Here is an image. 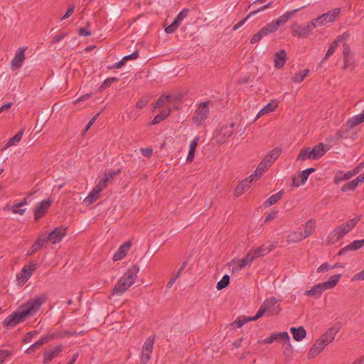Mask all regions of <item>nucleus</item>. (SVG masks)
Wrapping results in <instances>:
<instances>
[{
    "label": "nucleus",
    "mask_w": 364,
    "mask_h": 364,
    "mask_svg": "<svg viewBox=\"0 0 364 364\" xmlns=\"http://www.w3.org/2000/svg\"><path fill=\"white\" fill-rule=\"evenodd\" d=\"M304 239L302 232L294 231L290 233L287 238V242L289 243L299 242Z\"/></svg>",
    "instance_id": "ea45409f"
},
{
    "label": "nucleus",
    "mask_w": 364,
    "mask_h": 364,
    "mask_svg": "<svg viewBox=\"0 0 364 364\" xmlns=\"http://www.w3.org/2000/svg\"><path fill=\"white\" fill-rule=\"evenodd\" d=\"M328 149L324 148V145L323 143H318L315 145L311 151V154L313 157V160L318 159L321 158L327 151Z\"/></svg>",
    "instance_id": "a878e982"
},
{
    "label": "nucleus",
    "mask_w": 364,
    "mask_h": 364,
    "mask_svg": "<svg viewBox=\"0 0 364 364\" xmlns=\"http://www.w3.org/2000/svg\"><path fill=\"white\" fill-rule=\"evenodd\" d=\"M209 102H204L200 103L193 117V122L196 125H200L203 122L207 119L209 115Z\"/></svg>",
    "instance_id": "20e7f679"
},
{
    "label": "nucleus",
    "mask_w": 364,
    "mask_h": 364,
    "mask_svg": "<svg viewBox=\"0 0 364 364\" xmlns=\"http://www.w3.org/2000/svg\"><path fill=\"white\" fill-rule=\"evenodd\" d=\"M289 336L287 331L282 333H272L270 335L269 338L264 339L262 341H259V343L262 342L264 343H272L274 341H289Z\"/></svg>",
    "instance_id": "f3484780"
},
{
    "label": "nucleus",
    "mask_w": 364,
    "mask_h": 364,
    "mask_svg": "<svg viewBox=\"0 0 364 364\" xmlns=\"http://www.w3.org/2000/svg\"><path fill=\"white\" fill-rule=\"evenodd\" d=\"M323 293L322 289L320 284L314 285L310 290L305 291V295L307 296H314L315 298H319Z\"/></svg>",
    "instance_id": "4c0bfd02"
},
{
    "label": "nucleus",
    "mask_w": 364,
    "mask_h": 364,
    "mask_svg": "<svg viewBox=\"0 0 364 364\" xmlns=\"http://www.w3.org/2000/svg\"><path fill=\"white\" fill-rule=\"evenodd\" d=\"M138 272L139 268L136 266L129 269L114 287L113 293L117 295L124 294L135 282Z\"/></svg>",
    "instance_id": "f03ea898"
},
{
    "label": "nucleus",
    "mask_w": 364,
    "mask_h": 364,
    "mask_svg": "<svg viewBox=\"0 0 364 364\" xmlns=\"http://www.w3.org/2000/svg\"><path fill=\"white\" fill-rule=\"evenodd\" d=\"M277 107V104L276 101H272L271 102L268 103L267 105H265L258 113L256 119L260 117L261 116H263L264 114H268L269 112H272L275 110V109Z\"/></svg>",
    "instance_id": "c9c22d12"
},
{
    "label": "nucleus",
    "mask_w": 364,
    "mask_h": 364,
    "mask_svg": "<svg viewBox=\"0 0 364 364\" xmlns=\"http://www.w3.org/2000/svg\"><path fill=\"white\" fill-rule=\"evenodd\" d=\"M45 336H46L48 342L51 340L63 338V332H60V331L54 332L53 333H49V334L45 335Z\"/></svg>",
    "instance_id": "4d7b16f0"
},
{
    "label": "nucleus",
    "mask_w": 364,
    "mask_h": 364,
    "mask_svg": "<svg viewBox=\"0 0 364 364\" xmlns=\"http://www.w3.org/2000/svg\"><path fill=\"white\" fill-rule=\"evenodd\" d=\"M230 284V276L225 274L222 279L217 283L216 288L218 290H222L227 287Z\"/></svg>",
    "instance_id": "09e8293b"
},
{
    "label": "nucleus",
    "mask_w": 364,
    "mask_h": 364,
    "mask_svg": "<svg viewBox=\"0 0 364 364\" xmlns=\"http://www.w3.org/2000/svg\"><path fill=\"white\" fill-rule=\"evenodd\" d=\"M341 14V9L336 8L328 12H327L328 16V23H331L338 20V17Z\"/></svg>",
    "instance_id": "de8ad7c7"
},
{
    "label": "nucleus",
    "mask_w": 364,
    "mask_h": 364,
    "mask_svg": "<svg viewBox=\"0 0 364 364\" xmlns=\"http://www.w3.org/2000/svg\"><path fill=\"white\" fill-rule=\"evenodd\" d=\"M281 154V149L279 148H274L268 155L265 157H268L269 160H272V163Z\"/></svg>",
    "instance_id": "6e6d98bb"
},
{
    "label": "nucleus",
    "mask_w": 364,
    "mask_h": 364,
    "mask_svg": "<svg viewBox=\"0 0 364 364\" xmlns=\"http://www.w3.org/2000/svg\"><path fill=\"white\" fill-rule=\"evenodd\" d=\"M364 122V111L361 114L355 115L351 118H350L347 122L346 126L348 129H353L357 125L363 123Z\"/></svg>",
    "instance_id": "c85d7f7f"
},
{
    "label": "nucleus",
    "mask_w": 364,
    "mask_h": 364,
    "mask_svg": "<svg viewBox=\"0 0 364 364\" xmlns=\"http://www.w3.org/2000/svg\"><path fill=\"white\" fill-rule=\"evenodd\" d=\"M46 294H41L31 299L26 304L21 305L18 309L9 315L3 321L6 328H12L21 321H25L29 316L36 314L47 300Z\"/></svg>",
    "instance_id": "f257e3e1"
},
{
    "label": "nucleus",
    "mask_w": 364,
    "mask_h": 364,
    "mask_svg": "<svg viewBox=\"0 0 364 364\" xmlns=\"http://www.w3.org/2000/svg\"><path fill=\"white\" fill-rule=\"evenodd\" d=\"M346 180L345 173L343 171H338L334 176V182L338 184L342 181Z\"/></svg>",
    "instance_id": "69168bd1"
},
{
    "label": "nucleus",
    "mask_w": 364,
    "mask_h": 364,
    "mask_svg": "<svg viewBox=\"0 0 364 364\" xmlns=\"http://www.w3.org/2000/svg\"><path fill=\"white\" fill-rule=\"evenodd\" d=\"M308 176L304 173V171L299 173L298 177L292 178V186L294 187H299L304 185L307 181Z\"/></svg>",
    "instance_id": "72a5a7b5"
},
{
    "label": "nucleus",
    "mask_w": 364,
    "mask_h": 364,
    "mask_svg": "<svg viewBox=\"0 0 364 364\" xmlns=\"http://www.w3.org/2000/svg\"><path fill=\"white\" fill-rule=\"evenodd\" d=\"M171 113V109H164L162 110L159 114H157L151 121V124L152 125L159 124L164 119H165L168 116H169Z\"/></svg>",
    "instance_id": "c03bdc74"
},
{
    "label": "nucleus",
    "mask_w": 364,
    "mask_h": 364,
    "mask_svg": "<svg viewBox=\"0 0 364 364\" xmlns=\"http://www.w3.org/2000/svg\"><path fill=\"white\" fill-rule=\"evenodd\" d=\"M364 246V239L359 240H354L350 244L344 247L341 249L338 253V255H344L348 251H354L358 250Z\"/></svg>",
    "instance_id": "393cba45"
},
{
    "label": "nucleus",
    "mask_w": 364,
    "mask_h": 364,
    "mask_svg": "<svg viewBox=\"0 0 364 364\" xmlns=\"http://www.w3.org/2000/svg\"><path fill=\"white\" fill-rule=\"evenodd\" d=\"M48 120V119H46L45 117H42L41 122L39 121V119H37L36 126L34 127V129L36 130L37 133H39L43 130V126Z\"/></svg>",
    "instance_id": "13d9d810"
},
{
    "label": "nucleus",
    "mask_w": 364,
    "mask_h": 364,
    "mask_svg": "<svg viewBox=\"0 0 364 364\" xmlns=\"http://www.w3.org/2000/svg\"><path fill=\"white\" fill-rule=\"evenodd\" d=\"M315 224L316 220L314 219H310L305 223L304 230L302 232L304 239L314 233L315 230Z\"/></svg>",
    "instance_id": "2f4dec72"
},
{
    "label": "nucleus",
    "mask_w": 364,
    "mask_h": 364,
    "mask_svg": "<svg viewBox=\"0 0 364 364\" xmlns=\"http://www.w3.org/2000/svg\"><path fill=\"white\" fill-rule=\"evenodd\" d=\"M274 247L273 245H262L259 247L254 250L257 257H262L268 254Z\"/></svg>",
    "instance_id": "f704fd0d"
},
{
    "label": "nucleus",
    "mask_w": 364,
    "mask_h": 364,
    "mask_svg": "<svg viewBox=\"0 0 364 364\" xmlns=\"http://www.w3.org/2000/svg\"><path fill=\"white\" fill-rule=\"evenodd\" d=\"M232 271L233 273H235L240 271L242 268L247 266V262H246L245 260H244L243 259H241L237 261H232Z\"/></svg>",
    "instance_id": "a18cd8bd"
},
{
    "label": "nucleus",
    "mask_w": 364,
    "mask_h": 364,
    "mask_svg": "<svg viewBox=\"0 0 364 364\" xmlns=\"http://www.w3.org/2000/svg\"><path fill=\"white\" fill-rule=\"evenodd\" d=\"M52 201L50 200H42L34 210V219L36 221H38L40 218H41L48 211L50 208Z\"/></svg>",
    "instance_id": "4468645a"
},
{
    "label": "nucleus",
    "mask_w": 364,
    "mask_h": 364,
    "mask_svg": "<svg viewBox=\"0 0 364 364\" xmlns=\"http://www.w3.org/2000/svg\"><path fill=\"white\" fill-rule=\"evenodd\" d=\"M358 186L356 185V183L354 182V181H351L345 185H343L341 188V191L343 192L348 191H354Z\"/></svg>",
    "instance_id": "bf43d9fd"
},
{
    "label": "nucleus",
    "mask_w": 364,
    "mask_h": 364,
    "mask_svg": "<svg viewBox=\"0 0 364 364\" xmlns=\"http://www.w3.org/2000/svg\"><path fill=\"white\" fill-rule=\"evenodd\" d=\"M328 16L327 13L323 14L319 17L312 19L309 23H323V21H326L328 23Z\"/></svg>",
    "instance_id": "338daca9"
},
{
    "label": "nucleus",
    "mask_w": 364,
    "mask_h": 364,
    "mask_svg": "<svg viewBox=\"0 0 364 364\" xmlns=\"http://www.w3.org/2000/svg\"><path fill=\"white\" fill-rule=\"evenodd\" d=\"M343 60H344V69H350L353 70L355 66V61L353 59V53L351 52V50L348 45L343 44Z\"/></svg>",
    "instance_id": "9b49d317"
},
{
    "label": "nucleus",
    "mask_w": 364,
    "mask_h": 364,
    "mask_svg": "<svg viewBox=\"0 0 364 364\" xmlns=\"http://www.w3.org/2000/svg\"><path fill=\"white\" fill-rule=\"evenodd\" d=\"M255 252L254 250H251L247 255L245 257L242 258L244 260H245L246 262H247V266L250 265L251 263L253 262V260L256 258H257V257L256 256L255 254H254Z\"/></svg>",
    "instance_id": "0e129e2a"
},
{
    "label": "nucleus",
    "mask_w": 364,
    "mask_h": 364,
    "mask_svg": "<svg viewBox=\"0 0 364 364\" xmlns=\"http://www.w3.org/2000/svg\"><path fill=\"white\" fill-rule=\"evenodd\" d=\"M274 66L277 68H282L287 60V53L284 50H280L275 53Z\"/></svg>",
    "instance_id": "cd10ccee"
},
{
    "label": "nucleus",
    "mask_w": 364,
    "mask_h": 364,
    "mask_svg": "<svg viewBox=\"0 0 364 364\" xmlns=\"http://www.w3.org/2000/svg\"><path fill=\"white\" fill-rule=\"evenodd\" d=\"M323 350L321 348H318V346L315 343L311 349L309 351L308 357L309 358H312L319 354Z\"/></svg>",
    "instance_id": "5fc2aeb1"
},
{
    "label": "nucleus",
    "mask_w": 364,
    "mask_h": 364,
    "mask_svg": "<svg viewBox=\"0 0 364 364\" xmlns=\"http://www.w3.org/2000/svg\"><path fill=\"white\" fill-rule=\"evenodd\" d=\"M255 252L254 250H251L247 255L245 257L242 258L244 260H245L246 262H247V266L250 265L251 263L253 262V260L256 258H257V257L256 256L255 254H254Z\"/></svg>",
    "instance_id": "e2e57ef3"
},
{
    "label": "nucleus",
    "mask_w": 364,
    "mask_h": 364,
    "mask_svg": "<svg viewBox=\"0 0 364 364\" xmlns=\"http://www.w3.org/2000/svg\"><path fill=\"white\" fill-rule=\"evenodd\" d=\"M343 38H344V35L340 36L337 38V39H336L331 43L330 47H329L328 50H327V53H326L324 58L322 60V62H323L324 60L328 59L330 56H331L334 53L336 49L337 48V47L338 46V43L341 42V41Z\"/></svg>",
    "instance_id": "473e14b6"
},
{
    "label": "nucleus",
    "mask_w": 364,
    "mask_h": 364,
    "mask_svg": "<svg viewBox=\"0 0 364 364\" xmlns=\"http://www.w3.org/2000/svg\"><path fill=\"white\" fill-rule=\"evenodd\" d=\"M316 24H292L291 33L294 36L306 38L315 28Z\"/></svg>",
    "instance_id": "0eeeda50"
},
{
    "label": "nucleus",
    "mask_w": 364,
    "mask_h": 364,
    "mask_svg": "<svg viewBox=\"0 0 364 364\" xmlns=\"http://www.w3.org/2000/svg\"><path fill=\"white\" fill-rule=\"evenodd\" d=\"M46 243V240L43 238H38L31 247L30 250L27 252V255H32L38 250H40L43 245Z\"/></svg>",
    "instance_id": "37998d69"
},
{
    "label": "nucleus",
    "mask_w": 364,
    "mask_h": 364,
    "mask_svg": "<svg viewBox=\"0 0 364 364\" xmlns=\"http://www.w3.org/2000/svg\"><path fill=\"white\" fill-rule=\"evenodd\" d=\"M149 100L148 97H142L136 104V107L138 109H142L149 102Z\"/></svg>",
    "instance_id": "774afa93"
},
{
    "label": "nucleus",
    "mask_w": 364,
    "mask_h": 364,
    "mask_svg": "<svg viewBox=\"0 0 364 364\" xmlns=\"http://www.w3.org/2000/svg\"><path fill=\"white\" fill-rule=\"evenodd\" d=\"M279 24H267L261 28L257 33L252 38L250 43L255 44L258 43L261 39L267 36L269 33H273L278 29Z\"/></svg>",
    "instance_id": "1a4fd4ad"
},
{
    "label": "nucleus",
    "mask_w": 364,
    "mask_h": 364,
    "mask_svg": "<svg viewBox=\"0 0 364 364\" xmlns=\"http://www.w3.org/2000/svg\"><path fill=\"white\" fill-rule=\"evenodd\" d=\"M155 337L154 336H149L144 343L141 351V362L142 364H147L150 359V355L152 353Z\"/></svg>",
    "instance_id": "6e6552de"
},
{
    "label": "nucleus",
    "mask_w": 364,
    "mask_h": 364,
    "mask_svg": "<svg viewBox=\"0 0 364 364\" xmlns=\"http://www.w3.org/2000/svg\"><path fill=\"white\" fill-rule=\"evenodd\" d=\"M284 195V191L282 190L279 192L271 196L264 203V205L265 207H269L274 204H276Z\"/></svg>",
    "instance_id": "e433bc0d"
},
{
    "label": "nucleus",
    "mask_w": 364,
    "mask_h": 364,
    "mask_svg": "<svg viewBox=\"0 0 364 364\" xmlns=\"http://www.w3.org/2000/svg\"><path fill=\"white\" fill-rule=\"evenodd\" d=\"M290 332L292 333L294 339L296 341H301L306 336V330L302 326L298 328L291 327Z\"/></svg>",
    "instance_id": "c756f323"
},
{
    "label": "nucleus",
    "mask_w": 364,
    "mask_h": 364,
    "mask_svg": "<svg viewBox=\"0 0 364 364\" xmlns=\"http://www.w3.org/2000/svg\"><path fill=\"white\" fill-rule=\"evenodd\" d=\"M339 329L337 328H330L316 341V343L318 346V348L323 350L328 344L331 343L333 341Z\"/></svg>",
    "instance_id": "423d86ee"
},
{
    "label": "nucleus",
    "mask_w": 364,
    "mask_h": 364,
    "mask_svg": "<svg viewBox=\"0 0 364 364\" xmlns=\"http://www.w3.org/2000/svg\"><path fill=\"white\" fill-rule=\"evenodd\" d=\"M65 228H57L52 231L48 237H44L43 240H46V242L50 240L53 244H55L62 240L63 237L65 235Z\"/></svg>",
    "instance_id": "f8f14e48"
},
{
    "label": "nucleus",
    "mask_w": 364,
    "mask_h": 364,
    "mask_svg": "<svg viewBox=\"0 0 364 364\" xmlns=\"http://www.w3.org/2000/svg\"><path fill=\"white\" fill-rule=\"evenodd\" d=\"M267 314V311L264 309L262 305L260 306L259 310L257 311L256 315L255 316H250L251 321H256L259 318L262 317L263 315Z\"/></svg>",
    "instance_id": "680f3d73"
},
{
    "label": "nucleus",
    "mask_w": 364,
    "mask_h": 364,
    "mask_svg": "<svg viewBox=\"0 0 364 364\" xmlns=\"http://www.w3.org/2000/svg\"><path fill=\"white\" fill-rule=\"evenodd\" d=\"M104 188L101 187L98 183L93 188L89 195L85 198L84 203L87 205H90L95 202L100 196V192Z\"/></svg>",
    "instance_id": "a211bd4d"
},
{
    "label": "nucleus",
    "mask_w": 364,
    "mask_h": 364,
    "mask_svg": "<svg viewBox=\"0 0 364 364\" xmlns=\"http://www.w3.org/2000/svg\"><path fill=\"white\" fill-rule=\"evenodd\" d=\"M306 159L313 160L309 147H304L301 149L296 157V161H305Z\"/></svg>",
    "instance_id": "79ce46f5"
},
{
    "label": "nucleus",
    "mask_w": 364,
    "mask_h": 364,
    "mask_svg": "<svg viewBox=\"0 0 364 364\" xmlns=\"http://www.w3.org/2000/svg\"><path fill=\"white\" fill-rule=\"evenodd\" d=\"M170 98V95H162L157 100L155 105V108L161 107L164 106L169 101Z\"/></svg>",
    "instance_id": "864d4df0"
},
{
    "label": "nucleus",
    "mask_w": 364,
    "mask_h": 364,
    "mask_svg": "<svg viewBox=\"0 0 364 364\" xmlns=\"http://www.w3.org/2000/svg\"><path fill=\"white\" fill-rule=\"evenodd\" d=\"M272 164V160H269L268 157H264L263 160L257 166L254 177L257 179L259 178L270 166Z\"/></svg>",
    "instance_id": "6ab92c4d"
},
{
    "label": "nucleus",
    "mask_w": 364,
    "mask_h": 364,
    "mask_svg": "<svg viewBox=\"0 0 364 364\" xmlns=\"http://www.w3.org/2000/svg\"><path fill=\"white\" fill-rule=\"evenodd\" d=\"M345 235L340 230L339 228L333 230L328 236L327 242L328 244H334L338 242Z\"/></svg>",
    "instance_id": "7c9ffc66"
},
{
    "label": "nucleus",
    "mask_w": 364,
    "mask_h": 364,
    "mask_svg": "<svg viewBox=\"0 0 364 364\" xmlns=\"http://www.w3.org/2000/svg\"><path fill=\"white\" fill-rule=\"evenodd\" d=\"M131 242L127 241L122 244L118 250L113 255L114 261H119L122 259L126 255L127 252L129 250L131 247Z\"/></svg>",
    "instance_id": "4be33fe9"
},
{
    "label": "nucleus",
    "mask_w": 364,
    "mask_h": 364,
    "mask_svg": "<svg viewBox=\"0 0 364 364\" xmlns=\"http://www.w3.org/2000/svg\"><path fill=\"white\" fill-rule=\"evenodd\" d=\"M38 264L33 262H29L28 265L23 267L21 271L16 275L19 284H24L32 276L33 272L38 268Z\"/></svg>",
    "instance_id": "7ed1b4c3"
},
{
    "label": "nucleus",
    "mask_w": 364,
    "mask_h": 364,
    "mask_svg": "<svg viewBox=\"0 0 364 364\" xmlns=\"http://www.w3.org/2000/svg\"><path fill=\"white\" fill-rule=\"evenodd\" d=\"M48 343V341L45 336H43L39 340H38L35 343L31 345L26 350V354H31L35 352L36 349H38L43 344Z\"/></svg>",
    "instance_id": "58836bf2"
},
{
    "label": "nucleus",
    "mask_w": 364,
    "mask_h": 364,
    "mask_svg": "<svg viewBox=\"0 0 364 364\" xmlns=\"http://www.w3.org/2000/svg\"><path fill=\"white\" fill-rule=\"evenodd\" d=\"M235 124H225L217 131L215 139L218 144L225 143L233 134Z\"/></svg>",
    "instance_id": "39448f33"
},
{
    "label": "nucleus",
    "mask_w": 364,
    "mask_h": 364,
    "mask_svg": "<svg viewBox=\"0 0 364 364\" xmlns=\"http://www.w3.org/2000/svg\"><path fill=\"white\" fill-rule=\"evenodd\" d=\"M257 179L254 177L253 175H251L248 178H245L236 187L235 190V194L236 196H241L244 191L250 187V183H252L254 181Z\"/></svg>",
    "instance_id": "dca6fc26"
},
{
    "label": "nucleus",
    "mask_w": 364,
    "mask_h": 364,
    "mask_svg": "<svg viewBox=\"0 0 364 364\" xmlns=\"http://www.w3.org/2000/svg\"><path fill=\"white\" fill-rule=\"evenodd\" d=\"M341 278V274H338L331 276L328 281H326L325 282L319 283L323 292L327 289H331L334 287H336Z\"/></svg>",
    "instance_id": "5701e85b"
},
{
    "label": "nucleus",
    "mask_w": 364,
    "mask_h": 364,
    "mask_svg": "<svg viewBox=\"0 0 364 364\" xmlns=\"http://www.w3.org/2000/svg\"><path fill=\"white\" fill-rule=\"evenodd\" d=\"M121 172L120 169L117 171H105L104 176L99 181L98 184L103 188L107 186V184L110 183L114 176H117Z\"/></svg>",
    "instance_id": "412c9836"
},
{
    "label": "nucleus",
    "mask_w": 364,
    "mask_h": 364,
    "mask_svg": "<svg viewBox=\"0 0 364 364\" xmlns=\"http://www.w3.org/2000/svg\"><path fill=\"white\" fill-rule=\"evenodd\" d=\"M23 134V130H20L17 134H16L12 138H11L4 146V149H7L8 147L14 145L16 143L19 142L21 140L22 136Z\"/></svg>",
    "instance_id": "49530a36"
},
{
    "label": "nucleus",
    "mask_w": 364,
    "mask_h": 364,
    "mask_svg": "<svg viewBox=\"0 0 364 364\" xmlns=\"http://www.w3.org/2000/svg\"><path fill=\"white\" fill-rule=\"evenodd\" d=\"M189 11L188 9H183L173 20L172 23H181L188 16Z\"/></svg>",
    "instance_id": "3c124183"
},
{
    "label": "nucleus",
    "mask_w": 364,
    "mask_h": 364,
    "mask_svg": "<svg viewBox=\"0 0 364 364\" xmlns=\"http://www.w3.org/2000/svg\"><path fill=\"white\" fill-rule=\"evenodd\" d=\"M119 79L117 77H109L106 79L100 87L101 90H105L111 86L113 82H117Z\"/></svg>",
    "instance_id": "052dcab7"
},
{
    "label": "nucleus",
    "mask_w": 364,
    "mask_h": 364,
    "mask_svg": "<svg viewBox=\"0 0 364 364\" xmlns=\"http://www.w3.org/2000/svg\"><path fill=\"white\" fill-rule=\"evenodd\" d=\"M248 321H252L251 319H250V316H241V317L237 318L232 323V325L235 326L237 328H240L243 324L247 323Z\"/></svg>",
    "instance_id": "603ef678"
},
{
    "label": "nucleus",
    "mask_w": 364,
    "mask_h": 364,
    "mask_svg": "<svg viewBox=\"0 0 364 364\" xmlns=\"http://www.w3.org/2000/svg\"><path fill=\"white\" fill-rule=\"evenodd\" d=\"M200 14V11L198 9H193L191 11V20L193 21V23H197L200 21H205L206 18H204V15H202V16H198V15Z\"/></svg>",
    "instance_id": "8fccbe9b"
},
{
    "label": "nucleus",
    "mask_w": 364,
    "mask_h": 364,
    "mask_svg": "<svg viewBox=\"0 0 364 364\" xmlns=\"http://www.w3.org/2000/svg\"><path fill=\"white\" fill-rule=\"evenodd\" d=\"M360 216H356L345 223L341 225L338 228L342 232L346 235L360 221Z\"/></svg>",
    "instance_id": "b1692460"
},
{
    "label": "nucleus",
    "mask_w": 364,
    "mask_h": 364,
    "mask_svg": "<svg viewBox=\"0 0 364 364\" xmlns=\"http://www.w3.org/2000/svg\"><path fill=\"white\" fill-rule=\"evenodd\" d=\"M63 346L60 344L53 348L46 350L43 353V363H48L55 358L58 357L63 351Z\"/></svg>",
    "instance_id": "2eb2a0df"
},
{
    "label": "nucleus",
    "mask_w": 364,
    "mask_h": 364,
    "mask_svg": "<svg viewBox=\"0 0 364 364\" xmlns=\"http://www.w3.org/2000/svg\"><path fill=\"white\" fill-rule=\"evenodd\" d=\"M277 303L278 299L275 297L267 299L262 303V305L264 306V309H266L267 316L275 315L279 313L280 309L279 306L277 305Z\"/></svg>",
    "instance_id": "9d476101"
},
{
    "label": "nucleus",
    "mask_w": 364,
    "mask_h": 364,
    "mask_svg": "<svg viewBox=\"0 0 364 364\" xmlns=\"http://www.w3.org/2000/svg\"><path fill=\"white\" fill-rule=\"evenodd\" d=\"M305 6H302L301 8H298L296 9H294L290 11H287L283 15H282L279 18H278L276 20L272 21L271 23H287L288 21H289L297 12H299L301 9L304 8Z\"/></svg>",
    "instance_id": "bb28decb"
},
{
    "label": "nucleus",
    "mask_w": 364,
    "mask_h": 364,
    "mask_svg": "<svg viewBox=\"0 0 364 364\" xmlns=\"http://www.w3.org/2000/svg\"><path fill=\"white\" fill-rule=\"evenodd\" d=\"M26 50V47H21L16 50L15 56L11 60V68L13 70H18L22 66L23 62L25 60Z\"/></svg>",
    "instance_id": "ddd939ff"
},
{
    "label": "nucleus",
    "mask_w": 364,
    "mask_h": 364,
    "mask_svg": "<svg viewBox=\"0 0 364 364\" xmlns=\"http://www.w3.org/2000/svg\"><path fill=\"white\" fill-rule=\"evenodd\" d=\"M264 1V0H256L251 5H250L249 8L250 9H252V10L251 11V12L245 18H243L242 20L240 21L238 23H245L247 21V20L252 16L257 14L258 12L261 11H263L264 9L268 8L271 3H269L260 8H257V5L259 4V3H263Z\"/></svg>",
    "instance_id": "aec40b11"
},
{
    "label": "nucleus",
    "mask_w": 364,
    "mask_h": 364,
    "mask_svg": "<svg viewBox=\"0 0 364 364\" xmlns=\"http://www.w3.org/2000/svg\"><path fill=\"white\" fill-rule=\"evenodd\" d=\"M198 141H199V137L198 136L196 137L192 141V142H191V144L190 145V149H189L188 154V156H187V159H186L187 162H191L193 160L194 156H195L196 149V147L198 146Z\"/></svg>",
    "instance_id": "a19ab883"
}]
</instances>
